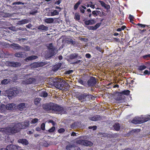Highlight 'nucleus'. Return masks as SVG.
<instances>
[{"label":"nucleus","mask_w":150,"mask_h":150,"mask_svg":"<svg viewBox=\"0 0 150 150\" xmlns=\"http://www.w3.org/2000/svg\"><path fill=\"white\" fill-rule=\"evenodd\" d=\"M39 95L41 97H46L47 96V93L44 91L40 90L39 91Z\"/></svg>","instance_id":"20"},{"label":"nucleus","mask_w":150,"mask_h":150,"mask_svg":"<svg viewBox=\"0 0 150 150\" xmlns=\"http://www.w3.org/2000/svg\"><path fill=\"white\" fill-rule=\"evenodd\" d=\"M18 93V91L16 89L12 91H10L8 97L9 99L11 98L12 96H16Z\"/></svg>","instance_id":"11"},{"label":"nucleus","mask_w":150,"mask_h":150,"mask_svg":"<svg viewBox=\"0 0 150 150\" xmlns=\"http://www.w3.org/2000/svg\"><path fill=\"white\" fill-rule=\"evenodd\" d=\"M130 91L128 90H125L123 91H122V92H119V94H123L124 95H128L130 93Z\"/></svg>","instance_id":"28"},{"label":"nucleus","mask_w":150,"mask_h":150,"mask_svg":"<svg viewBox=\"0 0 150 150\" xmlns=\"http://www.w3.org/2000/svg\"><path fill=\"white\" fill-rule=\"evenodd\" d=\"M78 82L79 83H81L83 85H84L85 84V82H84L82 80H79L78 81Z\"/></svg>","instance_id":"62"},{"label":"nucleus","mask_w":150,"mask_h":150,"mask_svg":"<svg viewBox=\"0 0 150 150\" xmlns=\"http://www.w3.org/2000/svg\"><path fill=\"white\" fill-rule=\"evenodd\" d=\"M58 86L57 88H61L63 87L64 86H69V84L64 81L62 80L61 79H59V82L58 83Z\"/></svg>","instance_id":"6"},{"label":"nucleus","mask_w":150,"mask_h":150,"mask_svg":"<svg viewBox=\"0 0 150 150\" xmlns=\"http://www.w3.org/2000/svg\"><path fill=\"white\" fill-rule=\"evenodd\" d=\"M74 19L76 21H78L80 19V15L78 13H76L75 14Z\"/></svg>","instance_id":"36"},{"label":"nucleus","mask_w":150,"mask_h":150,"mask_svg":"<svg viewBox=\"0 0 150 150\" xmlns=\"http://www.w3.org/2000/svg\"><path fill=\"white\" fill-rule=\"evenodd\" d=\"M45 125L44 123H43L41 125V128L42 130H44L45 129Z\"/></svg>","instance_id":"55"},{"label":"nucleus","mask_w":150,"mask_h":150,"mask_svg":"<svg viewBox=\"0 0 150 150\" xmlns=\"http://www.w3.org/2000/svg\"><path fill=\"white\" fill-rule=\"evenodd\" d=\"M11 47L14 50H19L20 45L18 44L13 43L11 44Z\"/></svg>","instance_id":"23"},{"label":"nucleus","mask_w":150,"mask_h":150,"mask_svg":"<svg viewBox=\"0 0 150 150\" xmlns=\"http://www.w3.org/2000/svg\"><path fill=\"white\" fill-rule=\"evenodd\" d=\"M137 25L138 26H141V27L143 28H145V27L146 26V25H143V24H140V23H138V24H137Z\"/></svg>","instance_id":"58"},{"label":"nucleus","mask_w":150,"mask_h":150,"mask_svg":"<svg viewBox=\"0 0 150 150\" xmlns=\"http://www.w3.org/2000/svg\"><path fill=\"white\" fill-rule=\"evenodd\" d=\"M60 11H58L56 10H52L51 12V14H52V16L58 15L59 14V12Z\"/></svg>","instance_id":"25"},{"label":"nucleus","mask_w":150,"mask_h":150,"mask_svg":"<svg viewBox=\"0 0 150 150\" xmlns=\"http://www.w3.org/2000/svg\"><path fill=\"white\" fill-rule=\"evenodd\" d=\"M65 130L64 129L62 128L58 130V132L59 133H62L64 132Z\"/></svg>","instance_id":"52"},{"label":"nucleus","mask_w":150,"mask_h":150,"mask_svg":"<svg viewBox=\"0 0 150 150\" xmlns=\"http://www.w3.org/2000/svg\"><path fill=\"white\" fill-rule=\"evenodd\" d=\"M15 57H25L26 56L25 52H19L15 54Z\"/></svg>","instance_id":"9"},{"label":"nucleus","mask_w":150,"mask_h":150,"mask_svg":"<svg viewBox=\"0 0 150 150\" xmlns=\"http://www.w3.org/2000/svg\"><path fill=\"white\" fill-rule=\"evenodd\" d=\"M95 48L97 50H98V51L100 52L101 53H103V52L102 51V50L101 48H100V47L97 46Z\"/></svg>","instance_id":"51"},{"label":"nucleus","mask_w":150,"mask_h":150,"mask_svg":"<svg viewBox=\"0 0 150 150\" xmlns=\"http://www.w3.org/2000/svg\"><path fill=\"white\" fill-rule=\"evenodd\" d=\"M9 79H5L1 81V83L3 84H6L9 83Z\"/></svg>","instance_id":"38"},{"label":"nucleus","mask_w":150,"mask_h":150,"mask_svg":"<svg viewBox=\"0 0 150 150\" xmlns=\"http://www.w3.org/2000/svg\"><path fill=\"white\" fill-rule=\"evenodd\" d=\"M73 72V70H70L68 71H66V74H70L72 72Z\"/></svg>","instance_id":"56"},{"label":"nucleus","mask_w":150,"mask_h":150,"mask_svg":"<svg viewBox=\"0 0 150 150\" xmlns=\"http://www.w3.org/2000/svg\"><path fill=\"white\" fill-rule=\"evenodd\" d=\"M55 127H52L51 128H50V129L49 130V132H53L55 130Z\"/></svg>","instance_id":"54"},{"label":"nucleus","mask_w":150,"mask_h":150,"mask_svg":"<svg viewBox=\"0 0 150 150\" xmlns=\"http://www.w3.org/2000/svg\"><path fill=\"white\" fill-rule=\"evenodd\" d=\"M38 12V11L37 10L33 9L31 10L30 12V14L32 15H35L36 13Z\"/></svg>","instance_id":"40"},{"label":"nucleus","mask_w":150,"mask_h":150,"mask_svg":"<svg viewBox=\"0 0 150 150\" xmlns=\"http://www.w3.org/2000/svg\"><path fill=\"white\" fill-rule=\"evenodd\" d=\"M30 74H28L24 76V79L25 80L23 81V84H31L35 82V79L33 78H30Z\"/></svg>","instance_id":"4"},{"label":"nucleus","mask_w":150,"mask_h":150,"mask_svg":"<svg viewBox=\"0 0 150 150\" xmlns=\"http://www.w3.org/2000/svg\"><path fill=\"white\" fill-rule=\"evenodd\" d=\"M0 109L1 112H3L5 111L6 109V106L4 104H2L0 106Z\"/></svg>","instance_id":"39"},{"label":"nucleus","mask_w":150,"mask_h":150,"mask_svg":"<svg viewBox=\"0 0 150 150\" xmlns=\"http://www.w3.org/2000/svg\"><path fill=\"white\" fill-rule=\"evenodd\" d=\"M52 51H50V50H48V51H46L45 52V56L46 58H49L52 57L53 56H54V55H52L51 56H50V57L49 56H48L49 55L50 56V54H51L52 53H51Z\"/></svg>","instance_id":"24"},{"label":"nucleus","mask_w":150,"mask_h":150,"mask_svg":"<svg viewBox=\"0 0 150 150\" xmlns=\"http://www.w3.org/2000/svg\"><path fill=\"white\" fill-rule=\"evenodd\" d=\"M42 107L45 110H52L57 114H62L65 113V111L63 108L53 103H50L48 104H44L42 105Z\"/></svg>","instance_id":"2"},{"label":"nucleus","mask_w":150,"mask_h":150,"mask_svg":"<svg viewBox=\"0 0 150 150\" xmlns=\"http://www.w3.org/2000/svg\"><path fill=\"white\" fill-rule=\"evenodd\" d=\"M17 107L19 110H22L25 108V104L23 103H20L18 105Z\"/></svg>","instance_id":"18"},{"label":"nucleus","mask_w":150,"mask_h":150,"mask_svg":"<svg viewBox=\"0 0 150 150\" xmlns=\"http://www.w3.org/2000/svg\"><path fill=\"white\" fill-rule=\"evenodd\" d=\"M143 57L145 59L148 60L149 59V58H150V54L143 56Z\"/></svg>","instance_id":"44"},{"label":"nucleus","mask_w":150,"mask_h":150,"mask_svg":"<svg viewBox=\"0 0 150 150\" xmlns=\"http://www.w3.org/2000/svg\"><path fill=\"white\" fill-rule=\"evenodd\" d=\"M66 148L67 150H74V146L72 145L69 144L67 146Z\"/></svg>","instance_id":"35"},{"label":"nucleus","mask_w":150,"mask_h":150,"mask_svg":"<svg viewBox=\"0 0 150 150\" xmlns=\"http://www.w3.org/2000/svg\"><path fill=\"white\" fill-rule=\"evenodd\" d=\"M113 127L115 130L117 131H118L120 129V126L119 124L118 123H116L113 126Z\"/></svg>","instance_id":"30"},{"label":"nucleus","mask_w":150,"mask_h":150,"mask_svg":"<svg viewBox=\"0 0 150 150\" xmlns=\"http://www.w3.org/2000/svg\"><path fill=\"white\" fill-rule=\"evenodd\" d=\"M146 68V66H138V69L140 71Z\"/></svg>","instance_id":"47"},{"label":"nucleus","mask_w":150,"mask_h":150,"mask_svg":"<svg viewBox=\"0 0 150 150\" xmlns=\"http://www.w3.org/2000/svg\"><path fill=\"white\" fill-rule=\"evenodd\" d=\"M99 116H96L90 118V119L92 121H95L98 120H99Z\"/></svg>","instance_id":"34"},{"label":"nucleus","mask_w":150,"mask_h":150,"mask_svg":"<svg viewBox=\"0 0 150 150\" xmlns=\"http://www.w3.org/2000/svg\"><path fill=\"white\" fill-rule=\"evenodd\" d=\"M44 21L47 23H53L54 20L52 18H46L44 19Z\"/></svg>","instance_id":"17"},{"label":"nucleus","mask_w":150,"mask_h":150,"mask_svg":"<svg viewBox=\"0 0 150 150\" xmlns=\"http://www.w3.org/2000/svg\"><path fill=\"white\" fill-rule=\"evenodd\" d=\"M88 29L89 30H95V29L94 28V26H89L88 27Z\"/></svg>","instance_id":"60"},{"label":"nucleus","mask_w":150,"mask_h":150,"mask_svg":"<svg viewBox=\"0 0 150 150\" xmlns=\"http://www.w3.org/2000/svg\"><path fill=\"white\" fill-rule=\"evenodd\" d=\"M18 147L17 146L13 144L9 145L7 146V149L9 150H17Z\"/></svg>","instance_id":"15"},{"label":"nucleus","mask_w":150,"mask_h":150,"mask_svg":"<svg viewBox=\"0 0 150 150\" xmlns=\"http://www.w3.org/2000/svg\"><path fill=\"white\" fill-rule=\"evenodd\" d=\"M144 73L145 74H150V71H149L147 70H145Z\"/></svg>","instance_id":"64"},{"label":"nucleus","mask_w":150,"mask_h":150,"mask_svg":"<svg viewBox=\"0 0 150 150\" xmlns=\"http://www.w3.org/2000/svg\"><path fill=\"white\" fill-rule=\"evenodd\" d=\"M30 47L28 46H24V51H30Z\"/></svg>","instance_id":"49"},{"label":"nucleus","mask_w":150,"mask_h":150,"mask_svg":"<svg viewBox=\"0 0 150 150\" xmlns=\"http://www.w3.org/2000/svg\"><path fill=\"white\" fill-rule=\"evenodd\" d=\"M8 29L13 32H16L18 30V29L15 26H11L8 27Z\"/></svg>","instance_id":"31"},{"label":"nucleus","mask_w":150,"mask_h":150,"mask_svg":"<svg viewBox=\"0 0 150 150\" xmlns=\"http://www.w3.org/2000/svg\"><path fill=\"white\" fill-rule=\"evenodd\" d=\"M18 142L25 145H27L28 144V141L25 139H20L18 140Z\"/></svg>","instance_id":"21"},{"label":"nucleus","mask_w":150,"mask_h":150,"mask_svg":"<svg viewBox=\"0 0 150 150\" xmlns=\"http://www.w3.org/2000/svg\"><path fill=\"white\" fill-rule=\"evenodd\" d=\"M85 142V140H84L81 139H79L77 140L76 142V143L77 144L84 145Z\"/></svg>","instance_id":"29"},{"label":"nucleus","mask_w":150,"mask_h":150,"mask_svg":"<svg viewBox=\"0 0 150 150\" xmlns=\"http://www.w3.org/2000/svg\"><path fill=\"white\" fill-rule=\"evenodd\" d=\"M80 11L81 13H84L85 11V10H84L82 8L80 7Z\"/></svg>","instance_id":"63"},{"label":"nucleus","mask_w":150,"mask_h":150,"mask_svg":"<svg viewBox=\"0 0 150 150\" xmlns=\"http://www.w3.org/2000/svg\"><path fill=\"white\" fill-rule=\"evenodd\" d=\"M86 98L87 100H89L92 99L93 98V96L91 94H87Z\"/></svg>","instance_id":"45"},{"label":"nucleus","mask_w":150,"mask_h":150,"mask_svg":"<svg viewBox=\"0 0 150 150\" xmlns=\"http://www.w3.org/2000/svg\"><path fill=\"white\" fill-rule=\"evenodd\" d=\"M85 24L86 25H91L95 23L96 21L94 20L91 19L88 20H83Z\"/></svg>","instance_id":"14"},{"label":"nucleus","mask_w":150,"mask_h":150,"mask_svg":"<svg viewBox=\"0 0 150 150\" xmlns=\"http://www.w3.org/2000/svg\"><path fill=\"white\" fill-rule=\"evenodd\" d=\"M15 104L14 103L8 104L6 105V110H12L15 108Z\"/></svg>","instance_id":"13"},{"label":"nucleus","mask_w":150,"mask_h":150,"mask_svg":"<svg viewBox=\"0 0 150 150\" xmlns=\"http://www.w3.org/2000/svg\"><path fill=\"white\" fill-rule=\"evenodd\" d=\"M129 18L130 20V22L132 23L133 21V19L134 18V16L131 15H129Z\"/></svg>","instance_id":"50"},{"label":"nucleus","mask_w":150,"mask_h":150,"mask_svg":"<svg viewBox=\"0 0 150 150\" xmlns=\"http://www.w3.org/2000/svg\"><path fill=\"white\" fill-rule=\"evenodd\" d=\"M30 20V18L23 19L19 21L18 22V24L19 25H22V24H26L29 22Z\"/></svg>","instance_id":"12"},{"label":"nucleus","mask_w":150,"mask_h":150,"mask_svg":"<svg viewBox=\"0 0 150 150\" xmlns=\"http://www.w3.org/2000/svg\"><path fill=\"white\" fill-rule=\"evenodd\" d=\"M98 2L100 3L102 6H103L105 4L103 1H98Z\"/></svg>","instance_id":"61"},{"label":"nucleus","mask_w":150,"mask_h":150,"mask_svg":"<svg viewBox=\"0 0 150 150\" xmlns=\"http://www.w3.org/2000/svg\"><path fill=\"white\" fill-rule=\"evenodd\" d=\"M38 121V120L37 118H35L32 120L31 123L32 124H35Z\"/></svg>","instance_id":"42"},{"label":"nucleus","mask_w":150,"mask_h":150,"mask_svg":"<svg viewBox=\"0 0 150 150\" xmlns=\"http://www.w3.org/2000/svg\"><path fill=\"white\" fill-rule=\"evenodd\" d=\"M34 132V130H33L28 131L27 132V133L28 134H32Z\"/></svg>","instance_id":"59"},{"label":"nucleus","mask_w":150,"mask_h":150,"mask_svg":"<svg viewBox=\"0 0 150 150\" xmlns=\"http://www.w3.org/2000/svg\"><path fill=\"white\" fill-rule=\"evenodd\" d=\"M150 119V116H149L147 117H138L135 118L132 120V122L134 124H141L145 122Z\"/></svg>","instance_id":"3"},{"label":"nucleus","mask_w":150,"mask_h":150,"mask_svg":"<svg viewBox=\"0 0 150 150\" xmlns=\"http://www.w3.org/2000/svg\"><path fill=\"white\" fill-rule=\"evenodd\" d=\"M38 29L39 30H41L43 31H46L48 30V27L43 25H41L38 26Z\"/></svg>","instance_id":"16"},{"label":"nucleus","mask_w":150,"mask_h":150,"mask_svg":"<svg viewBox=\"0 0 150 150\" xmlns=\"http://www.w3.org/2000/svg\"><path fill=\"white\" fill-rule=\"evenodd\" d=\"M92 14L95 16H97L98 15H99L101 14V11H94L92 12Z\"/></svg>","instance_id":"27"},{"label":"nucleus","mask_w":150,"mask_h":150,"mask_svg":"<svg viewBox=\"0 0 150 150\" xmlns=\"http://www.w3.org/2000/svg\"><path fill=\"white\" fill-rule=\"evenodd\" d=\"M101 24L100 23H97L94 26V28L95 30L98 28L100 26Z\"/></svg>","instance_id":"48"},{"label":"nucleus","mask_w":150,"mask_h":150,"mask_svg":"<svg viewBox=\"0 0 150 150\" xmlns=\"http://www.w3.org/2000/svg\"><path fill=\"white\" fill-rule=\"evenodd\" d=\"M82 62L81 60H78L76 61H75L74 62L72 63V64H80L81 63H82Z\"/></svg>","instance_id":"43"},{"label":"nucleus","mask_w":150,"mask_h":150,"mask_svg":"<svg viewBox=\"0 0 150 150\" xmlns=\"http://www.w3.org/2000/svg\"><path fill=\"white\" fill-rule=\"evenodd\" d=\"M102 7H104L107 10L109 9L110 8V6L107 4H105Z\"/></svg>","instance_id":"46"},{"label":"nucleus","mask_w":150,"mask_h":150,"mask_svg":"<svg viewBox=\"0 0 150 150\" xmlns=\"http://www.w3.org/2000/svg\"><path fill=\"white\" fill-rule=\"evenodd\" d=\"M49 81H51L52 82L51 84L57 88L58 87H59L58 83L59 82V79L51 78L50 79Z\"/></svg>","instance_id":"5"},{"label":"nucleus","mask_w":150,"mask_h":150,"mask_svg":"<svg viewBox=\"0 0 150 150\" xmlns=\"http://www.w3.org/2000/svg\"><path fill=\"white\" fill-rule=\"evenodd\" d=\"M47 64V62H40V64L38 66H44L45 65Z\"/></svg>","instance_id":"53"},{"label":"nucleus","mask_w":150,"mask_h":150,"mask_svg":"<svg viewBox=\"0 0 150 150\" xmlns=\"http://www.w3.org/2000/svg\"><path fill=\"white\" fill-rule=\"evenodd\" d=\"M96 83V80L95 78L93 77H91L88 81V85L90 86H94Z\"/></svg>","instance_id":"7"},{"label":"nucleus","mask_w":150,"mask_h":150,"mask_svg":"<svg viewBox=\"0 0 150 150\" xmlns=\"http://www.w3.org/2000/svg\"><path fill=\"white\" fill-rule=\"evenodd\" d=\"M38 58V57L36 56L32 55L28 57L25 59V60L27 62L29 60L35 59Z\"/></svg>","instance_id":"22"},{"label":"nucleus","mask_w":150,"mask_h":150,"mask_svg":"<svg viewBox=\"0 0 150 150\" xmlns=\"http://www.w3.org/2000/svg\"><path fill=\"white\" fill-rule=\"evenodd\" d=\"M41 99L40 98H36L34 100V103L35 105H37L40 103Z\"/></svg>","instance_id":"37"},{"label":"nucleus","mask_w":150,"mask_h":150,"mask_svg":"<svg viewBox=\"0 0 150 150\" xmlns=\"http://www.w3.org/2000/svg\"><path fill=\"white\" fill-rule=\"evenodd\" d=\"M85 56H86V57L87 58H88V59H90L91 57V54L89 53H87V54H86Z\"/></svg>","instance_id":"57"},{"label":"nucleus","mask_w":150,"mask_h":150,"mask_svg":"<svg viewBox=\"0 0 150 150\" xmlns=\"http://www.w3.org/2000/svg\"><path fill=\"white\" fill-rule=\"evenodd\" d=\"M8 66H21V64L17 62H8Z\"/></svg>","instance_id":"19"},{"label":"nucleus","mask_w":150,"mask_h":150,"mask_svg":"<svg viewBox=\"0 0 150 150\" xmlns=\"http://www.w3.org/2000/svg\"><path fill=\"white\" fill-rule=\"evenodd\" d=\"M68 43L69 44H71L72 45H74L75 44V41L72 39H70L69 40L68 42Z\"/></svg>","instance_id":"41"},{"label":"nucleus","mask_w":150,"mask_h":150,"mask_svg":"<svg viewBox=\"0 0 150 150\" xmlns=\"http://www.w3.org/2000/svg\"><path fill=\"white\" fill-rule=\"evenodd\" d=\"M78 55L77 53L72 54L69 56V57L70 59H76L78 57Z\"/></svg>","instance_id":"26"},{"label":"nucleus","mask_w":150,"mask_h":150,"mask_svg":"<svg viewBox=\"0 0 150 150\" xmlns=\"http://www.w3.org/2000/svg\"><path fill=\"white\" fill-rule=\"evenodd\" d=\"M87 94L84 93L79 95L78 97V99L81 102L86 101L87 100Z\"/></svg>","instance_id":"10"},{"label":"nucleus","mask_w":150,"mask_h":150,"mask_svg":"<svg viewBox=\"0 0 150 150\" xmlns=\"http://www.w3.org/2000/svg\"><path fill=\"white\" fill-rule=\"evenodd\" d=\"M81 2L82 1H81L79 0L75 4L74 6V9L75 10L77 9L81 3Z\"/></svg>","instance_id":"32"},{"label":"nucleus","mask_w":150,"mask_h":150,"mask_svg":"<svg viewBox=\"0 0 150 150\" xmlns=\"http://www.w3.org/2000/svg\"><path fill=\"white\" fill-rule=\"evenodd\" d=\"M93 144L91 142L87 140H85L84 145L91 146H92Z\"/></svg>","instance_id":"33"},{"label":"nucleus","mask_w":150,"mask_h":150,"mask_svg":"<svg viewBox=\"0 0 150 150\" xmlns=\"http://www.w3.org/2000/svg\"><path fill=\"white\" fill-rule=\"evenodd\" d=\"M29 122L26 121L24 122L19 123L8 127L6 128L2 129V131L6 133H16L19 131L21 129H25L29 127Z\"/></svg>","instance_id":"1"},{"label":"nucleus","mask_w":150,"mask_h":150,"mask_svg":"<svg viewBox=\"0 0 150 150\" xmlns=\"http://www.w3.org/2000/svg\"><path fill=\"white\" fill-rule=\"evenodd\" d=\"M49 50H50V51H52V53L50 54V56H48L49 57L53 55H55L56 53L55 52V49L53 46L52 44L50 43L47 46Z\"/></svg>","instance_id":"8"}]
</instances>
